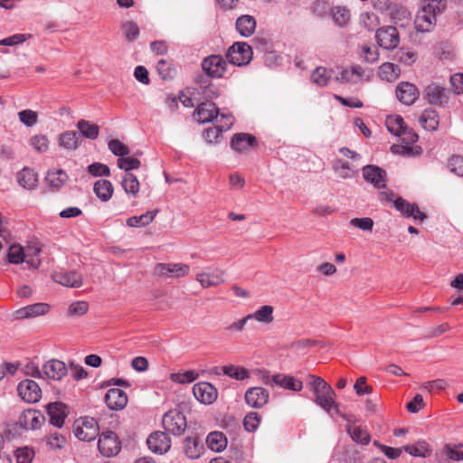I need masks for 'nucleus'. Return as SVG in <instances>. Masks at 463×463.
<instances>
[{
  "label": "nucleus",
  "instance_id": "1",
  "mask_svg": "<svg viewBox=\"0 0 463 463\" xmlns=\"http://www.w3.org/2000/svg\"><path fill=\"white\" fill-rule=\"evenodd\" d=\"M309 384L314 393L317 405L325 410L327 413L334 411L339 413V405L335 401L336 394L334 389L323 378L316 375H309Z\"/></svg>",
  "mask_w": 463,
  "mask_h": 463
},
{
  "label": "nucleus",
  "instance_id": "2",
  "mask_svg": "<svg viewBox=\"0 0 463 463\" xmlns=\"http://www.w3.org/2000/svg\"><path fill=\"white\" fill-rule=\"evenodd\" d=\"M68 373V368L64 362L58 359H51L43 365V370L31 363V377L47 378L52 381H61Z\"/></svg>",
  "mask_w": 463,
  "mask_h": 463
},
{
  "label": "nucleus",
  "instance_id": "3",
  "mask_svg": "<svg viewBox=\"0 0 463 463\" xmlns=\"http://www.w3.org/2000/svg\"><path fill=\"white\" fill-rule=\"evenodd\" d=\"M190 266L183 262H160L153 268V275L161 279H181L188 276Z\"/></svg>",
  "mask_w": 463,
  "mask_h": 463
},
{
  "label": "nucleus",
  "instance_id": "4",
  "mask_svg": "<svg viewBox=\"0 0 463 463\" xmlns=\"http://www.w3.org/2000/svg\"><path fill=\"white\" fill-rule=\"evenodd\" d=\"M226 272L219 267H206L200 270L195 280L203 288L218 287L225 282Z\"/></svg>",
  "mask_w": 463,
  "mask_h": 463
},
{
  "label": "nucleus",
  "instance_id": "5",
  "mask_svg": "<svg viewBox=\"0 0 463 463\" xmlns=\"http://www.w3.org/2000/svg\"><path fill=\"white\" fill-rule=\"evenodd\" d=\"M73 432L75 436L83 441H91L99 432L97 420L91 417H81L75 420Z\"/></svg>",
  "mask_w": 463,
  "mask_h": 463
},
{
  "label": "nucleus",
  "instance_id": "6",
  "mask_svg": "<svg viewBox=\"0 0 463 463\" xmlns=\"http://www.w3.org/2000/svg\"><path fill=\"white\" fill-rule=\"evenodd\" d=\"M29 409H24L16 419L8 421L5 425V436L10 440L24 437L29 430Z\"/></svg>",
  "mask_w": 463,
  "mask_h": 463
},
{
  "label": "nucleus",
  "instance_id": "7",
  "mask_svg": "<svg viewBox=\"0 0 463 463\" xmlns=\"http://www.w3.org/2000/svg\"><path fill=\"white\" fill-rule=\"evenodd\" d=\"M162 422L165 431L175 436L183 434L187 427L184 415L177 410L165 413Z\"/></svg>",
  "mask_w": 463,
  "mask_h": 463
},
{
  "label": "nucleus",
  "instance_id": "8",
  "mask_svg": "<svg viewBox=\"0 0 463 463\" xmlns=\"http://www.w3.org/2000/svg\"><path fill=\"white\" fill-rule=\"evenodd\" d=\"M227 58L233 65H246L252 59V49L246 43L237 42L228 49Z\"/></svg>",
  "mask_w": 463,
  "mask_h": 463
},
{
  "label": "nucleus",
  "instance_id": "9",
  "mask_svg": "<svg viewBox=\"0 0 463 463\" xmlns=\"http://www.w3.org/2000/svg\"><path fill=\"white\" fill-rule=\"evenodd\" d=\"M99 452L105 457L116 456L121 449L120 441L113 431H104L99 436L98 442Z\"/></svg>",
  "mask_w": 463,
  "mask_h": 463
},
{
  "label": "nucleus",
  "instance_id": "10",
  "mask_svg": "<svg viewBox=\"0 0 463 463\" xmlns=\"http://www.w3.org/2000/svg\"><path fill=\"white\" fill-rule=\"evenodd\" d=\"M227 63L220 55H211L202 62L203 71L212 78H222L226 71Z\"/></svg>",
  "mask_w": 463,
  "mask_h": 463
},
{
  "label": "nucleus",
  "instance_id": "11",
  "mask_svg": "<svg viewBox=\"0 0 463 463\" xmlns=\"http://www.w3.org/2000/svg\"><path fill=\"white\" fill-rule=\"evenodd\" d=\"M146 444L153 453L162 455L170 449L172 442L165 432L156 431L148 436Z\"/></svg>",
  "mask_w": 463,
  "mask_h": 463
},
{
  "label": "nucleus",
  "instance_id": "12",
  "mask_svg": "<svg viewBox=\"0 0 463 463\" xmlns=\"http://www.w3.org/2000/svg\"><path fill=\"white\" fill-rule=\"evenodd\" d=\"M52 279L56 283L67 288H80L83 284L82 275L76 270L55 271L52 274Z\"/></svg>",
  "mask_w": 463,
  "mask_h": 463
},
{
  "label": "nucleus",
  "instance_id": "13",
  "mask_svg": "<svg viewBox=\"0 0 463 463\" xmlns=\"http://www.w3.org/2000/svg\"><path fill=\"white\" fill-rule=\"evenodd\" d=\"M378 44L384 49H394L400 43L399 33L393 26H386L376 32Z\"/></svg>",
  "mask_w": 463,
  "mask_h": 463
},
{
  "label": "nucleus",
  "instance_id": "14",
  "mask_svg": "<svg viewBox=\"0 0 463 463\" xmlns=\"http://www.w3.org/2000/svg\"><path fill=\"white\" fill-rule=\"evenodd\" d=\"M424 97L430 104L441 107L448 103L449 91L433 83L425 88Z\"/></svg>",
  "mask_w": 463,
  "mask_h": 463
},
{
  "label": "nucleus",
  "instance_id": "15",
  "mask_svg": "<svg viewBox=\"0 0 463 463\" xmlns=\"http://www.w3.org/2000/svg\"><path fill=\"white\" fill-rule=\"evenodd\" d=\"M244 398L249 406L260 409L268 403L269 392L263 387H251L246 391Z\"/></svg>",
  "mask_w": 463,
  "mask_h": 463
},
{
  "label": "nucleus",
  "instance_id": "16",
  "mask_svg": "<svg viewBox=\"0 0 463 463\" xmlns=\"http://www.w3.org/2000/svg\"><path fill=\"white\" fill-rule=\"evenodd\" d=\"M48 257L49 250L45 243L37 238H31V269H39Z\"/></svg>",
  "mask_w": 463,
  "mask_h": 463
},
{
  "label": "nucleus",
  "instance_id": "17",
  "mask_svg": "<svg viewBox=\"0 0 463 463\" xmlns=\"http://www.w3.org/2000/svg\"><path fill=\"white\" fill-rule=\"evenodd\" d=\"M193 393L196 400L204 404H212L217 398L216 388L207 382L194 384Z\"/></svg>",
  "mask_w": 463,
  "mask_h": 463
},
{
  "label": "nucleus",
  "instance_id": "18",
  "mask_svg": "<svg viewBox=\"0 0 463 463\" xmlns=\"http://www.w3.org/2000/svg\"><path fill=\"white\" fill-rule=\"evenodd\" d=\"M363 176L375 188H385L386 172L382 168L373 165H366L363 167Z\"/></svg>",
  "mask_w": 463,
  "mask_h": 463
},
{
  "label": "nucleus",
  "instance_id": "19",
  "mask_svg": "<svg viewBox=\"0 0 463 463\" xmlns=\"http://www.w3.org/2000/svg\"><path fill=\"white\" fill-rule=\"evenodd\" d=\"M394 208L404 217H412L414 220L424 221L426 214L420 211L416 203H411L402 197L394 200Z\"/></svg>",
  "mask_w": 463,
  "mask_h": 463
},
{
  "label": "nucleus",
  "instance_id": "20",
  "mask_svg": "<svg viewBox=\"0 0 463 463\" xmlns=\"http://www.w3.org/2000/svg\"><path fill=\"white\" fill-rule=\"evenodd\" d=\"M396 96L402 103L411 105L418 99L419 90L412 83L401 82L396 88Z\"/></svg>",
  "mask_w": 463,
  "mask_h": 463
},
{
  "label": "nucleus",
  "instance_id": "21",
  "mask_svg": "<svg viewBox=\"0 0 463 463\" xmlns=\"http://www.w3.org/2000/svg\"><path fill=\"white\" fill-rule=\"evenodd\" d=\"M105 402L111 410H122L128 403V395L120 389L111 388L105 395Z\"/></svg>",
  "mask_w": 463,
  "mask_h": 463
},
{
  "label": "nucleus",
  "instance_id": "22",
  "mask_svg": "<svg viewBox=\"0 0 463 463\" xmlns=\"http://www.w3.org/2000/svg\"><path fill=\"white\" fill-rule=\"evenodd\" d=\"M256 144V137L248 133H237L231 140V147L238 153H245Z\"/></svg>",
  "mask_w": 463,
  "mask_h": 463
},
{
  "label": "nucleus",
  "instance_id": "23",
  "mask_svg": "<svg viewBox=\"0 0 463 463\" xmlns=\"http://www.w3.org/2000/svg\"><path fill=\"white\" fill-rule=\"evenodd\" d=\"M219 115V109L213 102H202L198 105L194 116L199 123H208Z\"/></svg>",
  "mask_w": 463,
  "mask_h": 463
},
{
  "label": "nucleus",
  "instance_id": "24",
  "mask_svg": "<svg viewBox=\"0 0 463 463\" xmlns=\"http://www.w3.org/2000/svg\"><path fill=\"white\" fill-rule=\"evenodd\" d=\"M437 23V16L422 7L417 13L415 17V28L418 32H430Z\"/></svg>",
  "mask_w": 463,
  "mask_h": 463
},
{
  "label": "nucleus",
  "instance_id": "25",
  "mask_svg": "<svg viewBox=\"0 0 463 463\" xmlns=\"http://www.w3.org/2000/svg\"><path fill=\"white\" fill-rule=\"evenodd\" d=\"M271 380L275 385L286 390L300 392L303 389L302 381L291 375L276 373L272 375Z\"/></svg>",
  "mask_w": 463,
  "mask_h": 463
},
{
  "label": "nucleus",
  "instance_id": "26",
  "mask_svg": "<svg viewBox=\"0 0 463 463\" xmlns=\"http://www.w3.org/2000/svg\"><path fill=\"white\" fill-rule=\"evenodd\" d=\"M203 450V445L196 436H188L183 441V451L189 458H200Z\"/></svg>",
  "mask_w": 463,
  "mask_h": 463
},
{
  "label": "nucleus",
  "instance_id": "27",
  "mask_svg": "<svg viewBox=\"0 0 463 463\" xmlns=\"http://www.w3.org/2000/svg\"><path fill=\"white\" fill-rule=\"evenodd\" d=\"M66 406L61 402L50 403L47 406V411L50 416V423L61 428L66 417Z\"/></svg>",
  "mask_w": 463,
  "mask_h": 463
},
{
  "label": "nucleus",
  "instance_id": "28",
  "mask_svg": "<svg viewBox=\"0 0 463 463\" xmlns=\"http://www.w3.org/2000/svg\"><path fill=\"white\" fill-rule=\"evenodd\" d=\"M364 74V69L356 65L352 66L350 69L342 70L339 76H336L335 79L339 82L355 84L363 79Z\"/></svg>",
  "mask_w": 463,
  "mask_h": 463
},
{
  "label": "nucleus",
  "instance_id": "29",
  "mask_svg": "<svg viewBox=\"0 0 463 463\" xmlns=\"http://www.w3.org/2000/svg\"><path fill=\"white\" fill-rule=\"evenodd\" d=\"M256 28V20L251 15H241L236 21V29L241 36H250Z\"/></svg>",
  "mask_w": 463,
  "mask_h": 463
},
{
  "label": "nucleus",
  "instance_id": "30",
  "mask_svg": "<svg viewBox=\"0 0 463 463\" xmlns=\"http://www.w3.org/2000/svg\"><path fill=\"white\" fill-rule=\"evenodd\" d=\"M208 448L215 452H221L227 447V438L221 431L210 432L206 438Z\"/></svg>",
  "mask_w": 463,
  "mask_h": 463
},
{
  "label": "nucleus",
  "instance_id": "31",
  "mask_svg": "<svg viewBox=\"0 0 463 463\" xmlns=\"http://www.w3.org/2000/svg\"><path fill=\"white\" fill-rule=\"evenodd\" d=\"M93 191L102 202H108L113 195L114 187L110 181L100 179L95 182Z\"/></svg>",
  "mask_w": 463,
  "mask_h": 463
},
{
  "label": "nucleus",
  "instance_id": "32",
  "mask_svg": "<svg viewBox=\"0 0 463 463\" xmlns=\"http://www.w3.org/2000/svg\"><path fill=\"white\" fill-rule=\"evenodd\" d=\"M274 308L272 306L264 305L261 306L255 312L247 315V318L255 319L259 323L270 324L274 320Z\"/></svg>",
  "mask_w": 463,
  "mask_h": 463
},
{
  "label": "nucleus",
  "instance_id": "33",
  "mask_svg": "<svg viewBox=\"0 0 463 463\" xmlns=\"http://www.w3.org/2000/svg\"><path fill=\"white\" fill-rule=\"evenodd\" d=\"M346 431L348 432L352 439L356 443L367 445L371 440V437L368 431L365 429H363L361 426L347 424Z\"/></svg>",
  "mask_w": 463,
  "mask_h": 463
},
{
  "label": "nucleus",
  "instance_id": "34",
  "mask_svg": "<svg viewBox=\"0 0 463 463\" xmlns=\"http://www.w3.org/2000/svg\"><path fill=\"white\" fill-rule=\"evenodd\" d=\"M403 449L413 457L427 458L431 454L430 445L424 440H420L412 445L403 446Z\"/></svg>",
  "mask_w": 463,
  "mask_h": 463
},
{
  "label": "nucleus",
  "instance_id": "35",
  "mask_svg": "<svg viewBox=\"0 0 463 463\" xmlns=\"http://www.w3.org/2000/svg\"><path fill=\"white\" fill-rule=\"evenodd\" d=\"M221 370L223 374L238 381L248 379L250 375L249 370L241 365L228 364L221 367Z\"/></svg>",
  "mask_w": 463,
  "mask_h": 463
},
{
  "label": "nucleus",
  "instance_id": "36",
  "mask_svg": "<svg viewBox=\"0 0 463 463\" xmlns=\"http://www.w3.org/2000/svg\"><path fill=\"white\" fill-rule=\"evenodd\" d=\"M69 176L62 169L49 171L46 180L49 185L54 189L61 188L68 181Z\"/></svg>",
  "mask_w": 463,
  "mask_h": 463
},
{
  "label": "nucleus",
  "instance_id": "37",
  "mask_svg": "<svg viewBox=\"0 0 463 463\" xmlns=\"http://www.w3.org/2000/svg\"><path fill=\"white\" fill-rule=\"evenodd\" d=\"M420 124L427 130H435L439 126V117L433 109H425L420 117Z\"/></svg>",
  "mask_w": 463,
  "mask_h": 463
},
{
  "label": "nucleus",
  "instance_id": "38",
  "mask_svg": "<svg viewBox=\"0 0 463 463\" xmlns=\"http://www.w3.org/2000/svg\"><path fill=\"white\" fill-rule=\"evenodd\" d=\"M77 128L84 137L94 140L99 137V128L97 124L80 119L77 123Z\"/></svg>",
  "mask_w": 463,
  "mask_h": 463
},
{
  "label": "nucleus",
  "instance_id": "39",
  "mask_svg": "<svg viewBox=\"0 0 463 463\" xmlns=\"http://www.w3.org/2000/svg\"><path fill=\"white\" fill-rule=\"evenodd\" d=\"M401 73V70L398 65L392 62H384L379 69L380 77L387 81L395 80Z\"/></svg>",
  "mask_w": 463,
  "mask_h": 463
},
{
  "label": "nucleus",
  "instance_id": "40",
  "mask_svg": "<svg viewBox=\"0 0 463 463\" xmlns=\"http://www.w3.org/2000/svg\"><path fill=\"white\" fill-rule=\"evenodd\" d=\"M398 137H401L403 146H402V152L406 154H411L413 148L410 146L414 144L418 140V135L412 130L407 128V126L403 128L402 133H401Z\"/></svg>",
  "mask_w": 463,
  "mask_h": 463
},
{
  "label": "nucleus",
  "instance_id": "41",
  "mask_svg": "<svg viewBox=\"0 0 463 463\" xmlns=\"http://www.w3.org/2000/svg\"><path fill=\"white\" fill-rule=\"evenodd\" d=\"M122 187L128 194L137 196L139 192V182L131 173H126L121 182Z\"/></svg>",
  "mask_w": 463,
  "mask_h": 463
},
{
  "label": "nucleus",
  "instance_id": "42",
  "mask_svg": "<svg viewBox=\"0 0 463 463\" xmlns=\"http://www.w3.org/2000/svg\"><path fill=\"white\" fill-rule=\"evenodd\" d=\"M157 211L147 212L139 216H132L127 219V225L129 227H144L150 224L156 214Z\"/></svg>",
  "mask_w": 463,
  "mask_h": 463
},
{
  "label": "nucleus",
  "instance_id": "43",
  "mask_svg": "<svg viewBox=\"0 0 463 463\" xmlns=\"http://www.w3.org/2000/svg\"><path fill=\"white\" fill-rule=\"evenodd\" d=\"M333 71L325 67H317L312 73V81L319 87L326 86L332 78Z\"/></svg>",
  "mask_w": 463,
  "mask_h": 463
},
{
  "label": "nucleus",
  "instance_id": "44",
  "mask_svg": "<svg viewBox=\"0 0 463 463\" xmlns=\"http://www.w3.org/2000/svg\"><path fill=\"white\" fill-rule=\"evenodd\" d=\"M385 125L387 129L395 136L402 133L403 128L406 127L403 118L399 115L387 117Z\"/></svg>",
  "mask_w": 463,
  "mask_h": 463
},
{
  "label": "nucleus",
  "instance_id": "45",
  "mask_svg": "<svg viewBox=\"0 0 463 463\" xmlns=\"http://www.w3.org/2000/svg\"><path fill=\"white\" fill-rule=\"evenodd\" d=\"M421 7L438 16L445 11L447 3L446 0H421Z\"/></svg>",
  "mask_w": 463,
  "mask_h": 463
},
{
  "label": "nucleus",
  "instance_id": "46",
  "mask_svg": "<svg viewBox=\"0 0 463 463\" xmlns=\"http://www.w3.org/2000/svg\"><path fill=\"white\" fill-rule=\"evenodd\" d=\"M331 14L335 24L344 26L348 24L351 14L350 11L344 6H336L331 9Z\"/></svg>",
  "mask_w": 463,
  "mask_h": 463
},
{
  "label": "nucleus",
  "instance_id": "47",
  "mask_svg": "<svg viewBox=\"0 0 463 463\" xmlns=\"http://www.w3.org/2000/svg\"><path fill=\"white\" fill-rule=\"evenodd\" d=\"M31 146L38 153H46L50 147V139L47 135L37 134L31 137Z\"/></svg>",
  "mask_w": 463,
  "mask_h": 463
},
{
  "label": "nucleus",
  "instance_id": "48",
  "mask_svg": "<svg viewBox=\"0 0 463 463\" xmlns=\"http://www.w3.org/2000/svg\"><path fill=\"white\" fill-rule=\"evenodd\" d=\"M156 70L163 80H171L175 75V69L173 63L164 59L157 62Z\"/></svg>",
  "mask_w": 463,
  "mask_h": 463
},
{
  "label": "nucleus",
  "instance_id": "49",
  "mask_svg": "<svg viewBox=\"0 0 463 463\" xmlns=\"http://www.w3.org/2000/svg\"><path fill=\"white\" fill-rule=\"evenodd\" d=\"M78 137L74 131H66L59 137V144L66 149H76L78 147Z\"/></svg>",
  "mask_w": 463,
  "mask_h": 463
},
{
  "label": "nucleus",
  "instance_id": "50",
  "mask_svg": "<svg viewBox=\"0 0 463 463\" xmlns=\"http://www.w3.org/2000/svg\"><path fill=\"white\" fill-rule=\"evenodd\" d=\"M335 174L343 179H349L354 176V170H353L347 162L337 160L333 166Z\"/></svg>",
  "mask_w": 463,
  "mask_h": 463
},
{
  "label": "nucleus",
  "instance_id": "51",
  "mask_svg": "<svg viewBox=\"0 0 463 463\" xmlns=\"http://www.w3.org/2000/svg\"><path fill=\"white\" fill-rule=\"evenodd\" d=\"M24 248L18 244L11 245L8 253L7 259L8 261L14 264L22 263L24 260Z\"/></svg>",
  "mask_w": 463,
  "mask_h": 463
},
{
  "label": "nucleus",
  "instance_id": "52",
  "mask_svg": "<svg viewBox=\"0 0 463 463\" xmlns=\"http://www.w3.org/2000/svg\"><path fill=\"white\" fill-rule=\"evenodd\" d=\"M89 307L87 301H75L69 306L67 315L68 317H81L88 312Z\"/></svg>",
  "mask_w": 463,
  "mask_h": 463
},
{
  "label": "nucleus",
  "instance_id": "53",
  "mask_svg": "<svg viewBox=\"0 0 463 463\" xmlns=\"http://www.w3.org/2000/svg\"><path fill=\"white\" fill-rule=\"evenodd\" d=\"M46 445L50 449H61L66 444V438L58 432L50 434L45 438Z\"/></svg>",
  "mask_w": 463,
  "mask_h": 463
},
{
  "label": "nucleus",
  "instance_id": "54",
  "mask_svg": "<svg viewBox=\"0 0 463 463\" xmlns=\"http://www.w3.org/2000/svg\"><path fill=\"white\" fill-rule=\"evenodd\" d=\"M122 30L128 41L133 42L137 39L139 35L138 25L132 21H127L122 24Z\"/></svg>",
  "mask_w": 463,
  "mask_h": 463
},
{
  "label": "nucleus",
  "instance_id": "55",
  "mask_svg": "<svg viewBox=\"0 0 463 463\" xmlns=\"http://www.w3.org/2000/svg\"><path fill=\"white\" fill-rule=\"evenodd\" d=\"M261 417L258 412L251 411L246 414L243 425L246 430L255 431L260 423Z\"/></svg>",
  "mask_w": 463,
  "mask_h": 463
},
{
  "label": "nucleus",
  "instance_id": "56",
  "mask_svg": "<svg viewBox=\"0 0 463 463\" xmlns=\"http://www.w3.org/2000/svg\"><path fill=\"white\" fill-rule=\"evenodd\" d=\"M448 168L449 171L458 176H463V156L454 155L448 160Z\"/></svg>",
  "mask_w": 463,
  "mask_h": 463
},
{
  "label": "nucleus",
  "instance_id": "57",
  "mask_svg": "<svg viewBox=\"0 0 463 463\" xmlns=\"http://www.w3.org/2000/svg\"><path fill=\"white\" fill-rule=\"evenodd\" d=\"M117 165L120 169L128 173L130 170L138 169L141 163L136 157H120L118 159Z\"/></svg>",
  "mask_w": 463,
  "mask_h": 463
},
{
  "label": "nucleus",
  "instance_id": "58",
  "mask_svg": "<svg viewBox=\"0 0 463 463\" xmlns=\"http://www.w3.org/2000/svg\"><path fill=\"white\" fill-rule=\"evenodd\" d=\"M198 374L194 371H186L184 373H171L170 379L178 383H189L197 378Z\"/></svg>",
  "mask_w": 463,
  "mask_h": 463
},
{
  "label": "nucleus",
  "instance_id": "59",
  "mask_svg": "<svg viewBox=\"0 0 463 463\" xmlns=\"http://www.w3.org/2000/svg\"><path fill=\"white\" fill-rule=\"evenodd\" d=\"M109 150L118 156L124 157L129 154V148L118 139H112L108 144Z\"/></svg>",
  "mask_w": 463,
  "mask_h": 463
},
{
  "label": "nucleus",
  "instance_id": "60",
  "mask_svg": "<svg viewBox=\"0 0 463 463\" xmlns=\"http://www.w3.org/2000/svg\"><path fill=\"white\" fill-rule=\"evenodd\" d=\"M330 5L328 2L325 0H317L311 6V12L317 17H324L329 14Z\"/></svg>",
  "mask_w": 463,
  "mask_h": 463
},
{
  "label": "nucleus",
  "instance_id": "61",
  "mask_svg": "<svg viewBox=\"0 0 463 463\" xmlns=\"http://www.w3.org/2000/svg\"><path fill=\"white\" fill-rule=\"evenodd\" d=\"M88 172L93 176H109V167L102 163H93L88 166Z\"/></svg>",
  "mask_w": 463,
  "mask_h": 463
},
{
  "label": "nucleus",
  "instance_id": "62",
  "mask_svg": "<svg viewBox=\"0 0 463 463\" xmlns=\"http://www.w3.org/2000/svg\"><path fill=\"white\" fill-rule=\"evenodd\" d=\"M350 225L366 232H372L373 221L369 217L353 218L350 220Z\"/></svg>",
  "mask_w": 463,
  "mask_h": 463
},
{
  "label": "nucleus",
  "instance_id": "63",
  "mask_svg": "<svg viewBox=\"0 0 463 463\" xmlns=\"http://www.w3.org/2000/svg\"><path fill=\"white\" fill-rule=\"evenodd\" d=\"M220 94V89L213 83H208L202 87V95L206 100L217 99Z\"/></svg>",
  "mask_w": 463,
  "mask_h": 463
},
{
  "label": "nucleus",
  "instance_id": "64",
  "mask_svg": "<svg viewBox=\"0 0 463 463\" xmlns=\"http://www.w3.org/2000/svg\"><path fill=\"white\" fill-rule=\"evenodd\" d=\"M452 90L456 94L463 93V73H456L450 77Z\"/></svg>",
  "mask_w": 463,
  "mask_h": 463
}]
</instances>
